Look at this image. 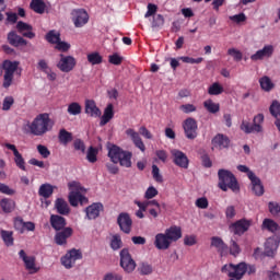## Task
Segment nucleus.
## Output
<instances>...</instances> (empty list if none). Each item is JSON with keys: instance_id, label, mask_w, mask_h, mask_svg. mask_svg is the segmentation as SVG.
<instances>
[{"instance_id": "1", "label": "nucleus", "mask_w": 280, "mask_h": 280, "mask_svg": "<svg viewBox=\"0 0 280 280\" xmlns=\"http://www.w3.org/2000/svg\"><path fill=\"white\" fill-rule=\"evenodd\" d=\"M31 133L35 137H43V135H47L51 128H54V122H51V118H49V114L43 113L38 114L32 124L30 125Z\"/></svg>"}, {"instance_id": "2", "label": "nucleus", "mask_w": 280, "mask_h": 280, "mask_svg": "<svg viewBox=\"0 0 280 280\" xmlns=\"http://www.w3.org/2000/svg\"><path fill=\"white\" fill-rule=\"evenodd\" d=\"M107 156L114 165L119 163L120 167H132V152L126 151L116 144L109 148Z\"/></svg>"}, {"instance_id": "3", "label": "nucleus", "mask_w": 280, "mask_h": 280, "mask_svg": "<svg viewBox=\"0 0 280 280\" xmlns=\"http://www.w3.org/2000/svg\"><path fill=\"white\" fill-rule=\"evenodd\" d=\"M218 187L222 191H229V189H231V191H233L234 194H237V191H240V183H237V177H235V175L231 171L220 168L218 171Z\"/></svg>"}, {"instance_id": "4", "label": "nucleus", "mask_w": 280, "mask_h": 280, "mask_svg": "<svg viewBox=\"0 0 280 280\" xmlns=\"http://www.w3.org/2000/svg\"><path fill=\"white\" fill-rule=\"evenodd\" d=\"M19 65H21V62L8 59L2 62V69L4 71L2 83L3 89H10L11 84L14 82V73H16Z\"/></svg>"}, {"instance_id": "5", "label": "nucleus", "mask_w": 280, "mask_h": 280, "mask_svg": "<svg viewBox=\"0 0 280 280\" xmlns=\"http://www.w3.org/2000/svg\"><path fill=\"white\" fill-rule=\"evenodd\" d=\"M247 270H248V265L246 262H240L237 265L229 264V265H224L221 268V272H226L228 277L236 280L243 279Z\"/></svg>"}, {"instance_id": "6", "label": "nucleus", "mask_w": 280, "mask_h": 280, "mask_svg": "<svg viewBox=\"0 0 280 280\" xmlns=\"http://www.w3.org/2000/svg\"><path fill=\"white\" fill-rule=\"evenodd\" d=\"M59 61L57 62V69L62 73H71L75 69L78 61L73 56H66L65 54L59 55Z\"/></svg>"}, {"instance_id": "7", "label": "nucleus", "mask_w": 280, "mask_h": 280, "mask_svg": "<svg viewBox=\"0 0 280 280\" xmlns=\"http://www.w3.org/2000/svg\"><path fill=\"white\" fill-rule=\"evenodd\" d=\"M183 128L186 139L194 141V139L198 138V121H196V118H186L183 122Z\"/></svg>"}, {"instance_id": "8", "label": "nucleus", "mask_w": 280, "mask_h": 280, "mask_svg": "<svg viewBox=\"0 0 280 280\" xmlns=\"http://www.w3.org/2000/svg\"><path fill=\"white\" fill-rule=\"evenodd\" d=\"M71 19L74 27H84L89 23V13L84 9H73L71 11Z\"/></svg>"}, {"instance_id": "9", "label": "nucleus", "mask_w": 280, "mask_h": 280, "mask_svg": "<svg viewBox=\"0 0 280 280\" xmlns=\"http://www.w3.org/2000/svg\"><path fill=\"white\" fill-rule=\"evenodd\" d=\"M120 266L125 272H133L135 268H137V262H135L128 249L120 250Z\"/></svg>"}, {"instance_id": "10", "label": "nucleus", "mask_w": 280, "mask_h": 280, "mask_svg": "<svg viewBox=\"0 0 280 280\" xmlns=\"http://www.w3.org/2000/svg\"><path fill=\"white\" fill-rule=\"evenodd\" d=\"M82 259V252L80 249H70L62 258L61 264L65 268L70 269L72 266H75V261Z\"/></svg>"}, {"instance_id": "11", "label": "nucleus", "mask_w": 280, "mask_h": 280, "mask_svg": "<svg viewBox=\"0 0 280 280\" xmlns=\"http://www.w3.org/2000/svg\"><path fill=\"white\" fill-rule=\"evenodd\" d=\"M117 224L122 233H126V235H130V232L132 231V219L130 218V214H128V212H121L118 215Z\"/></svg>"}, {"instance_id": "12", "label": "nucleus", "mask_w": 280, "mask_h": 280, "mask_svg": "<svg viewBox=\"0 0 280 280\" xmlns=\"http://www.w3.org/2000/svg\"><path fill=\"white\" fill-rule=\"evenodd\" d=\"M19 257L22 259V261H24L26 270H32L31 275H36V272L40 270V268L36 267V257L27 256L23 249L19 252Z\"/></svg>"}, {"instance_id": "13", "label": "nucleus", "mask_w": 280, "mask_h": 280, "mask_svg": "<svg viewBox=\"0 0 280 280\" xmlns=\"http://www.w3.org/2000/svg\"><path fill=\"white\" fill-rule=\"evenodd\" d=\"M250 229V221L241 219L230 225V232L234 235H244Z\"/></svg>"}, {"instance_id": "14", "label": "nucleus", "mask_w": 280, "mask_h": 280, "mask_svg": "<svg viewBox=\"0 0 280 280\" xmlns=\"http://www.w3.org/2000/svg\"><path fill=\"white\" fill-rule=\"evenodd\" d=\"M171 154L177 167H183L184 170H187L189 167V159L183 151L174 149L171 151Z\"/></svg>"}, {"instance_id": "15", "label": "nucleus", "mask_w": 280, "mask_h": 280, "mask_svg": "<svg viewBox=\"0 0 280 280\" xmlns=\"http://www.w3.org/2000/svg\"><path fill=\"white\" fill-rule=\"evenodd\" d=\"M73 235V229L72 228H65L63 230H59L55 234V244L57 246H67V240Z\"/></svg>"}, {"instance_id": "16", "label": "nucleus", "mask_w": 280, "mask_h": 280, "mask_svg": "<svg viewBox=\"0 0 280 280\" xmlns=\"http://www.w3.org/2000/svg\"><path fill=\"white\" fill-rule=\"evenodd\" d=\"M125 133L127 135V137H130L133 145H136L138 150H140V152H145V143H143V140L141 139L139 132L135 131V129L132 128H128Z\"/></svg>"}, {"instance_id": "17", "label": "nucleus", "mask_w": 280, "mask_h": 280, "mask_svg": "<svg viewBox=\"0 0 280 280\" xmlns=\"http://www.w3.org/2000/svg\"><path fill=\"white\" fill-rule=\"evenodd\" d=\"M7 40L12 47H27V42L21 35L16 34V31H11L7 35Z\"/></svg>"}, {"instance_id": "18", "label": "nucleus", "mask_w": 280, "mask_h": 280, "mask_svg": "<svg viewBox=\"0 0 280 280\" xmlns=\"http://www.w3.org/2000/svg\"><path fill=\"white\" fill-rule=\"evenodd\" d=\"M212 145L217 150H226V148H229V145H231V139H229L228 136L224 133H218L212 139Z\"/></svg>"}, {"instance_id": "19", "label": "nucleus", "mask_w": 280, "mask_h": 280, "mask_svg": "<svg viewBox=\"0 0 280 280\" xmlns=\"http://www.w3.org/2000/svg\"><path fill=\"white\" fill-rule=\"evenodd\" d=\"M102 211H104V205L101 202H95L85 208V215L88 220H97V217L100 213H102Z\"/></svg>"}, {"instance_id": "20", "label": "nucleus", "mask_w": 280, "mask_h": 280, "mask_svg": "<svg viewBox=\"0 0 280 280\" xmlns=\"http://www.w3.org/2000/svg\"><path fill=\"white\" fill-rule=\"evenodd\" d=\"M275 54V47L272 45L264 46L262 49L256 51L250 56V60L257 62V60H264V58H270Z\"/></svg>"}, {"instance_id": "21", "label": "nucleus", "mask_w": 280, "mask_h": 280, "mask_svg": "<svg viewBox=\"0 0 280 280\" xmlns=\"http://www.w3.org/2000/svg\"><path fill=\"white\" fill-rule=\"evenodd\" d=\"M4 148H7V150H12L15 161V165L22 170L23 172H25V159H23V155L19 152V149H16V145L11 144V143H4Z\"/></svg>"}, {"instance_id": "22", "label": "nucleus", "mask_w": 280, "mask_h": 280, "mask_svg": "<svg viewBox=\"0 0 280 280\" xmlns=\"http://www.w3.org/2000/svg\"><path fill=\"white\" fill-rule=\"evenodd\" d=\"M154 246L158 250H167L172 246V243L165 233H158L155 235Z\"/></svg>"}, {"instance_id": "23", "label": "nucleus", "mask_w": 280, "mask_h": 280, "mask_svg": "<svg viewBox=\"0 0 280 280\" xmlns=\"http://www.w3.org/2000/svg\"><path fill=\"white\" fill-rule=\"evenodd\" d=\"M164 234H166V237L172 244V242H178L183 237V230L178 225H172L165 230Z\"/></svg>"}, {"instance_id": "24", "label": "nucleus", "mask_w": 280, "mask_h": 280, "mask_svg": "<svg viewBox=\"0 0 280 280\" xmlns=\"http://www.w3.org/2000/svg\"><path fill=\"white\" fill-rule=\"evenodd\" d=\"M50 226H52V229L55 231H62L65 229H67V219H65V217L59 215V214H51L50 215Z\"/></svg>"}, {"instance_id": "25", "label": "nucleus", "mask_w": 280, "mask_h": 280, "mask_svg": "<svg viewBox=\"0 0 280 280\" xmlns=\"http://www.w3.org/2000/svg\"><path fill=\"white\" fill-rule=\"evenodd\" d=\"M249 180L252 183V191L255 196H261L264 194V184L261 179L255 175V173H249Z\"/></svg>"}, {"instance_id": "26", "label": "nucleus", "mask_w": 280, "mask_h": 280, "mask_svg": "<svg viewBox=\"0 0 280 280\" xmlns=\"http://www.w3.org/2000/svg\"><path fill=\"white\" fill-rule=\"evenodd\" d=\"M211 246L217 248L218 253H220L221 257L229 254V245L224 243V241L218 236H213L211 238Z\"/></svg>"}, {"instance_id": "27", "label": "nucleus", "mask_w": 280, "mask_h": 280, "mask_svg": "<svg viewBox=\"0 0 280 280\" xmlns=\"http://www.w3.org/2000/svg\"><path fill=\"white\" fill-rule=\"evenodd\" d=\"M55 209L59 215H69V213H71V208L63 198H57L55 200Z\"/></svg>"}, {"instance_id": "28", "label": "nucleus", "mask_w": 280, "mask_h": 280, "mask_svg": "<svg viewBox=\"0 0 280 280\" xmlns=\"http://www.w3.org/2000/svg\"><path fill=\"white\" fill-rule=\"evenodd\" d=\"M85 113L90 117H102V110L98 109L97 104L93 100L85 101Z\"/></svg>"}, {"instance_id": "29", "label": "nucleus", "mask_w": 280, "mask_h": 280, "mask_svg": "<svg viewBox=\"0 0 280 280\" xmlns=\"http://www.w3.org/2000/svg\"><path fill=\"white\" fill-rule=\"evenodd\" d=\"M113 117H115V107L113 104H108L104 109L103 116L101 117L100 126H106V124H108Z\"/></svg>"}, {"instance_id": "30", "label": "nucleus", "mask_w": 280, "mask_h": 280, "mask_svg": "<svg viewBox=\"0 0 280 280\" xmlns=\"http://www.w3.org/2000/svg\"><path fill=\"white\" fill-rule=\"evenodd\" d=\"M241 130L245 132V135H250L253 132H261L264 128L261 125L250 124L248 120H243L241 124Z\"/></svg>"}, {"instance_id": "31", "label": "nucleus", "mask_w": 280, "mask_h": 280, "mask_svg": "<svg viewBox=\"0 0 280 280\" xmlns=\"http://www.w3.org/2000/svg\"><path fill=\"white\" fill-rule=\"evenodd\" d=\"M0 207L4 213H12L16 207V202L10 198H3L0 200Z\"/></svg>"}, {"instance_id": "32", "label": "nucleus", "mask_w": 280, "mask_h": 280, "mask_svg": "<svg viewBox=\"0 0 280 280\" xmlns=\"http://www.w3.org/2000/svg\"><path fill=\"white\" fill-rule=\"evenodd\" d=\"M59 143L61 145H69L73 141V133L67 131V129H60L58 135Z\"/></svg>"}, {"instance_id": "33", "label": "nucleus", "mask_w": 280, "mask_h": 280, "mask_svg": "<svg viewBox=\"0 0 280 280\" xmlns=\"http://www.w3.org/2000/svg\"><path fill=\"white\" fill-rule=\"evenodd\" d=\"M0 237L7 246H14V232L8 231V230H1Z\"/></svg>"}, {"instance_id": "34", "label": "nucleus", "mask_w": 280, "mask_h": 280, "mask_svg": "<svg viewBox=\"0 0 280 280\" xmlns=\"http://www.w3.org/2000/svg\"><path fill=\"white\" fill-rule=\"evenodd\" d=\"M54 189H56V186H52L51 184H43L39 187L38 194L42 198H51Z\"/></svg>"}, {"instance_id": "35", "label": "nucleus", "mask_w": 280, "mask_h": 280, "mask_svg": "<svg viewBox=\"0 0 280 280\" xmlns=\"http://www.w3.org/2000/svg\"><path fill=\"white\" fill-rule=\"evenodd\" d=\"M277 248H279V244L275 242V240L269 238L265 244V255L267 257H272Z\"/></svg>"}, {"instance_id": "36", "label": "nucleus", "mask_w": 280, "mask_h": 280, "mask_svg": "<svg viewBox=\"0 0 280 280\" xmlns=\"http://www.w3.org/2000/svg\"><path fill=\"white\" fill-rule=\"evenodd\" d=\"M30 7L36 14H45L46 4L43 0H32Z\"/></svg>"}, {"instance_id": "37", "label": "nucleus", "mask_w": 280, "mask_h": 280, "mask_svg": "<svg viewBox=\"0 0 280 280\" xmlns=\"http://www.w3.org/2000/svg\"><path fill=\"white\" fill-rule=\"evenodd\" d=\"M259 84L262 91H266L267 93L275 89V83H272V80H270L269 77L266 75L259 79Z\"/></svg>"}, {"instance_id": "38", "label": "nucleus", "mask_w": 280, "mask_h": 280, "mask_svg": "<svg viewBox=\"0 0 280 280\" xmlns=\"http://www.w3.org/2000/svg\"><path fill=\"white\" fill-rule=\"evenodd\" d=\"M67 113L73 116L82 115V105L78 102H72L68 105Z\"/></svg>"}, {"instance_id": "39", "label": "nucleus", "mask_w": 280, "mask_h": 280, "mask_svg": "<svg viewBox=\"0 0 280 280\" xmlns=\"http://www.w3.org/2000/svg\"><path fill=\"white\" fill-rule=\"evenodd\" d=\"M262 229L270 231V233H277V230L279 229V224L275 222V220L272 219H265L262 221Z\"/></svg>"}, {"instance_id": "40", "label": "nucleus", "mask_w": 280, "mask_h": 280, "mask_svg": "<svg viewBox=\"0 0 280 280\" xmlns=\"http://www.w3.org/2000/svg\"><path fill=\"white\" fill-rule=\"evenodd\" d=\"M205 108L208 110V113H212V115H215V113H220V104L214 103L211 100H208L203 103Z\"/></svg>"}, {"instance_id": "41", "label": "nucleus", "mask_w": 280, "mask_h": 280, "mask_svg": "<svg viewBox=\"0 0 280 280\" xmlns=\"http://www.w3.org/2000/svg\"><path fill=\"white\" fill-rule=\"evenodd\" d=\"M269 113L275 117L276 121L280 119V103L279 101H272Z\"/></svg>"}, {"instance_id": "42", "label": "nucleus", "mask_w": 280, "mask_h": 280, "mask_svg": "<svg viewBox=\"0 0 280 280\" xmlns=\"http://www.w3.org/2000/svg\"><path fill=\"white\" fill-rule=\"evenodd\" d=\"M222 93H224V88L218 82L212 83L208 89L209 95H222Z\"/></svg>"}, {"instance_id": "43", "label": "nucleus", "mask_w": 280, "mask_h": 280, "mask_svg": "<svg viewBox=\"0 0 280 280\" xmlns=\"http://www.w3.org/2000/svg\"><path fill=\"white\" fill-rule=\"evenodd\" d=\"M103 60L104 58L100 52H91L88 55V62H90V65H102Z\"/></svg>"}, {"instance_id": "44", "label": "nucleus", "mask_w": 280, "mask_h": 280, "mask_svg": "<svg viewBox=\"0 0 280 280\" xmlns=\"http://www.w3.org/2000/svg\"><path fill=\"white\" fill-rule=\"evenodd\" d=\"M121 246H124V242H121V236L119 234L114 235L110 241L112 250H119Z\"/></svg>"}, {"instance_id": "45", "label": "nucleus", "mask_w": 280, "mask_h": 280, "mask_svg": "<svg viewBox=\"0 0 280 280\" xmlns=\"http://www.w3.org/2000/svg\"><path fill=\"white\" fill-rule=\"evenodd\" d=\"M97 154H98L97 149H95V147H90L88 149V154H86V160L89 161V163H97Z\"/></svg>"}, {"instance_id": "46", "label": "nucleus", "mask_w": 280, "mask_h": 280, "mask_svg": "<svg viewBox=\"0 0 280 280\" xmlns=\"http://www.w3.org/2000/svg\"><path fill=\"white\" fill-rule=\"evenodd\" d=\"M46 40L51 45H57V43L60 40V34L56 33V31H49L46 34Z\"/></svg>"}, {"instance_id": "47", "label": "nucleus", "mask_w": 280, "mask_h": 280, "mask_svg": "<svg viewBox=\"0 0 280 280\" xmlns=\"http://www.w3.org/2000/svg\"><path fill=\"white\" fill-rule=\"evenodd\" d=\"M240 253H242V248L240 247V244H237V242H235V240H231L230 255H232L233 257H237V255H240Z\"/></svg>"}, {"instance_id": "48", "label": "nucleus", "mask_w": 280, "mask_h": 280, "mask_svg": "<svg viewBox=\"0 0 280 280\" xmlns=\"http://www.w3.org/2000/svg\"><path fill=\"white\" fill-rule=\"evenodd\" d=\"M13 226H14L15 231L23 234L24 233L25 221H23V218L16 217L13 221Z\"/></svg>"}, {"instance_id": "49", "label": "nucleus", "mask_w": 280, "mask_h": 280, "mask_svg": "<svg viewBox=\"0 0 280 280\" xmlns=\"http://www.w3.org/2000/svg\"><path fill=\"white\" fill-rule=\"evenodd\" d=\"M179 110H182V113H184L185 115H189L191 113H196L198 110V107H196V105L194 104H183L179 106Z\"/></svg>"}, {"instance_id": "50", "label": "nucleus", "mask_w": 280, "mask_h": 280, "mask_svg": "<svg viewBox=\"0 0 280 280\" xmlns=\"http://www.w3.org/2000/svg\"><path fill=\"white\" fill-rule=\"evenodd\" d=\"M152 176L155 183H163V175H161V170L156 164L152 165Z\"/></svg>"}, {"instance_id": "51", "label": "nucleus", "mask_w": 280, "mask_h": 280, "mask_svg": "<svg viewBox=\"0 0 280 280\" xmlns=\"http://www.w3.org/2000/svg\"><path fill=\"white\" fill-rule=\"evenodd\" d=\"M268 209L271 215H280V203L277 201H270L268 203Z\"/></svg>"}, {"instance_id": "52", "label": "nucleus", "mask_w": 280, "mask_h": 280, "mask_svg": "<svg viewBox=\"0 0 280 280\" xmlns=\"http://www.w3.org/2000/svg\"><path fill=\"white\" fill-rule=\"evenodd\" d=\"M152 27H163L165 25V18L162 14L153 15Z\"/></svg>"}, {"instance_id": "53", "label": "nucleus", "mask_w": 280, "mask_h": 280, "mask_svg": "<svg viewBox=\"0 0 280 280\" xmlns=\"http://www.w3.org/2000/svg\"><path fill=\"white\" fill-rule=\"evenodd\" d=\"M68 198L71 207H78L80 200V191H71Z\"/></svg>"}, {"instance_id": "54", "label": "nucleus", "mask_w": 280, "mask_h": 280, "mask_svg": "<svg viewBox=\"0 0 280 280\" xmlns=\"http://www.w3.org/2000/svg\"><path fill=\"white\" fill-rule=\"evenodd\" d=\"M228 55L232 56V58L236 61L240 62L242 58H244V55H242V51L235 49V48H230L228 49Z\"/></svg>"}, {"instance_id": "55", "label": "nucleus", "mask_w": 280, "mask_h": 280, "mask_svg": "<svg viewBox=\"0 0 280 280\" xmlns=\"http://www.w3.org/2000/svg\"><path fill=\"white\" fill-rule=\"evenodd\" d=\"M138 270L141 275H152V265L148 262H141Z\"/></svg>"}, {"instance_id": "56", "label": "nucleus", "mask_w": 280, "mask_h": 280, "mask_svg": "<svg viewBox=\"0 0 280 280\" xmlns=\"http://www.w3.org/2000/svg\"><path fill=\"white\" fill-rule=\"evenodd\" d=\"M16 30L19 34H23L24 32H27L28 30H34V27L23 21H19L16 24Z\"/></svg>"}, {"instance_id": "57", "label": "nucleus", "mask_w": 280, "mask_h": 280, "mask_svg": "<svg viewBox=\"0 0 280 280\" xmlns=\"http://www.w3.org/2000/svg\"><path fill=\"white\" fill-rule=\"evenodd\" d=\"M108 62L118 67L121 65V62H124V57L119 56L118 54H113L108 57Z\"/></svg>"}, {"instance_id": "58", "label": "nucleus", "mask_w": 280, "mask_h": 280, "mask_svg": "<svg viewBox=\"0 0 280 280\" xmlns=\"http://www.w3.org/2000/svg\"><path fill=\"white\" fill-rule=\"evenodd\" d=\"M73 148L74 150L82 152V154L86 152V144H84V141H82V139H75L73 142Z\"/></svg>"}, {"instance_id": "59", "label": "nucleus", "mask_w": 280, "mask_h": 280, "mask_svg": "<svg viewBox=\"0 0 280 280\" xmlns=\"http://www.w3.org/2000/svg\"><path fill=\"white\" fill-rule=\"evenodd\" d=\"M159 10V7L153 3H149L147 7V13L144 14V19H150V16H154Z\"/></svg>"}, {"instance_id": "60", "label": "nucleus", "mask_w": 280, "mask_h": 280, "mask_svg": "<svg viewBox=\"0 0 280 280\" xmlns=\"http://www.w3.org/2000/svg\"><path fill=\"white\" fill-rule=\"evenodd\" d=\"M0 194H4L5 196H14L16 194V190L10 188V186L0 183Z\"/></svg>"}, {"instance_id": "61", "label": "nucleus", "mask_w": 280, "mask_h": 280, "mask_svg": "<svg viewBox=\"0 0 280 280\" xmlns=\"http://www.w3.org/2000/svg\"><path fill=\"white\" fill-rule=\"evenodd\" d=\"M37 151L43 159H49V156H51V151H49V149L43 144L37 145Z\"/></svg>"}, {"instance_id": "62", "label": "nucleus", "mask_w": 280, "mask_h": 280, "mask_svg": "<svg viewBox=\"0 0 280 280\" xmlns=\"http://www.w3.org/2000/svg\"><path fill=\"white\" fill-rule=\"evenodd\" d=\"M13 104H14V97H12V96L4 97L3 103H2V110H10V108H12Z\"/></svg>"}, {"instance_id": "63", "label": "nucleus", "mask_w": 280, "mask_h": 280, "mask_svg": "<svg viewBox=\"0 0 280 280\" xmlns=\"http://www.w3.org/2000/svg\"><path fill=\"white\" fill-rule=\"evenodd\" d=\"M56 49L58 51H69V49H71V44L67 43V42H60V39L58 40V43L56 44Z\"/></svg>"}, {"instance_id": "64", "label": "nucleus", "mask_w": 280, "mask_h": 280, "mask_svg": "<svg viewBox=\"0 0 280 280\" xmlns=\"http://www.w3.org/2000/svg\"><path fill=\"white\" fill-rule=\"evenodd\" d=\"M103 280H124V276L117 272H108L104 276Z\"/></svg>"}]
</instances>
